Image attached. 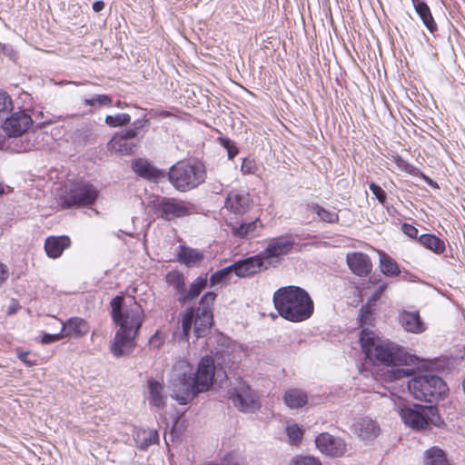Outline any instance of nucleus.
<instances>
[{
  "mask_svg": "<svg viewBox=\"0 0 465 465\" xmlns=\"http://www.w3.org/2000/svg\"><path fill=\"white\" fill-rule=\"evenodd\" d=\"M71 245V239L67 235L49 236L45 242V250L49 258L56 259Z\"/></svg>",
  "mask_w": 465,
  "mask_h": 465,
  "instance_id": "nucleus-22",
  "label": "nucleus"
},
{
  "mask_svg": "<svg viewBox=\"0 0 465 465\" xmlns=\"http://www.w3.org/2000/svg\"><path fill=\"white\" fill-rule=\"evenodd\" d=\"M18 307H19L18 303L14 302V304L9 306V308H8V311H7L8 314L15 313L17 309H18Z\"/></svg>",
  "mask_w": 465,
  "mask_h": 465,
  "instance_id": "nucleus-60",
  "label": "nucleus"
},
{
  "mask_svg": "<svg viewBox=\"0 0 465 465\" xmlns=\"http://www.w3.org/2000/svg\"><path fill=\"white\" fill-rule=\"evenodd\" d=\"M166 282L173 286L177 293L183 294L185 288V278L182 272L173 270L167 272L165 276Z\"/></svg>",
  "mask_w": 465,
  "mask_h": 465,
  "instance_id": "nucleus-36",
  "label": "nucleus"
},
{
  "mask_svg": "<svg viewBox=\"0 0 465 465\" xmlns=\"http://www.w3.org/2000/svg\"><path fill=\"white\" fill-rule=\"evenodd\" d=\"M149 124V119L143 114L141 118L135 120L132 124V128L137 133L140 134L147 125Z\"/></svg>",
  "mask_w": 465,
  "mask_h": 465,
  "instance_id": "nucleus-50",
  "label": "nucleus"
},
{
  "mask_svg": "<svg viewBox=\"0 0 465 465\" xmlns=\"http://www.w3.org/2000/svg\"><path fill=\"white\" fill-rule=\"evenodd\" d=\"M414 10L428 31L434 35L438 31V25L435 22L430 8L427 3H417Z\"/></svg>",
  "mask_w": 465,
  "mask_h": 465,
  "instance_id": "nucleus-30",
  "label": "nucleus"
},
{
  "mask_svg": "<svg viewBox=\"0 0 465 465\" xmlns=\"http://www.w3.org/2000/svg\"><path fill=\"white\" fill-rule=\"evenodd\" d=\"M154 214L164 221L183 218L197 213L194 203L173 197H160L153 202Z\"/></svg>",
  "mask_w": 465,
  "mask_h": 465,
  "instance_id": "nucleus-9",
  "label": "nucleus"
},
{
  "mask_svg": "<svg viewBox=\"0 0 465 465\" xmlns=\"http://www.w3.org/2000/svg\"><path fill=\"white\" fill-rule=\"evenodd\" d=\"M233 273L232 269L230 268V265L224 267L221 270H218L214 273H213L210 277V284L211 286H216L220 283L226 282L230 281L232 274Z\"/></svg>",
  "mask_w": 465,
  "mask_h": 465,
  "instance_id": "nucleus-39",
  "label": "nucleus"
},
{
  "mask_svg": "<svg viewBox=\"0 0 465 465\" xmlns=\"http://www.w3.org/2000/svg\"><path fill=\"white\" fill-rule=\"evenodd\" d=\"M214 361L211 356L203 357L195 372H183L172 381V398L186 405L199 393L207 391L214 380Z\"/></svg>",
  "mask_w": 465,
  "mask_h": 465,
  "instance_id": "nucleus-2",
  "label": "nucleus"
},
{
  "mask_svg": "<svg viewBox=\"0 0 465 465\" xmlns=\"http://www.w3.org/2000/svg\"><path fill=\"white\" fill-rule=\"evenodd\" d=\"M423 465H450L446 453L439 447H431L425 450Z\"/></svg>",
  "mask_w": 465,
  "mask_h": 465,
  "instance_id": "nucleus-33",
  "label": "nucleus"
},
{
  "mask_svg": "<svg viewBox=\"0 0 465 465\" xmlns=\"http://www.w3.org/2000/svg\"><path fill=\"white\" fill-rule=\"evenodd\" d=\"M408 389L416 400L431 404L444 399L449 392L443 379L431 373L413 374L408 381Z\"/></svg>",
  "mask_w": 465,
  "mask_h": 465,
  "instance_id": "nucleus-7",
  "label": "nucleus"
},
{
  "mask_svg": "<svg viewBox=\"0 0 465 465\" xmlns=\"http://www.w3.org/2000/svg\"><path fill=\"white\" fill-rule=\"evenodd\" d=\"M205 465H242V463L240 456L229 452L220 461H211Z\"/></svg>",
  "mask_w": 465,
  "mask_h": 465,
  "instance_id": "nucleus-43",
  "label": "nucleus"
},
{
  "mask_svg": "<svg viewBox=\"0 0 465 465\" xmlns=\"http://www.w3.org/2000/svg\"><path fill=\"white\" fill-rule=\"evenodd\" d=\"M418 175H420V177L429 185L430 186L431 188H434V189H438L439 188V185L438 183L432 180L431 178H430L428 175H426L424 173L420 172L419 170L418 172Z\"/></svg>",
  "mask_w": 465,
  "mask_h": 465,
  "instance_id": "nucleus-56",
  "label": "nucleus"
},
{
  "mask_svg": "<svg viewBox=\"0 0 465 465\" xmlns=\"http://www.w3.org/2000/svg\"><path fill=\"white\" fill-rule=\"evenodd\" d=\"M386 289V284H381L380 285L375 291L374 292L371 294V297L368 298L367 302L369 304L372 305L373 307L375 306L376 302L380 300V298L381 297V294L382 292L385 291Z\"/></svg>",
  "mask_w": 465,
  "mask_h": 465,
  "instance_id": "nucleus-52",
  "label": "nucleus"
},
{
  "mask_svg": "<svg viewBox=\"0 0 465 465\" xmlns=\"http://www.w3.org/2000/svg\"><path fill=\"white\" fill-rule=\"evenodd\" d=\"M115 106L118 107V108H124V107H127V104L126 103H123L121 101H117L116 104H115Z\"/></svg>",
  "mask_w": 465,
  "mask_h": 465,
  "instance_id": "nucleus-61",
  "label": "nucleus"
},
{
  "mask_svg": "<svg viewBox=\"0 0 465 465\" xmlns=\"http://www.w3.org/2000/svg\"><path fill=\"white\" fill-rule=\"evenodd\" d=\"M412 2V5H413V7L416 8V4L417 3H425V1L423 0H411Z\"/></svg>",
  "mask_w": 465,
  "mask_h": 465,
  "instance_id": "nucleus-62",
  "label": "nucleus"
},
{
  "mask_svg": "<svg viewBox=\"0 0 465 465\" xmlns=\"http://www.w3.org/2000/svg\"><path fill=\"white\" fill-rule=\"evenodd\" d=\"M351 431L360 440L363 441H371L379 436L381 429L376 420H373L369 417H363L356 420L352 423Z\"/></svg>",
  "mask_w": 465,
  "mask_h": 465,
  "instance_id": "nucleus-17",
  "label": "nucleus"
},
{
  "mask_svg": "<svg viewBox=\"0 0 465 465\" xmlns=\"http://www.w3.org/2000/svg\"><path fill=\"white\" fill-rule=\"evenodd\" d=\"M350 270L357 276L363 277L371 273L372 263L368 254L361 252H350L346 256Z\"/></svg>",
  "mask_w": 465,
  "mask_h": 465,
  "instance_id": "nucleus-18",
  "label": "nucleus"
},
{
  "mask_svg": "<svg viewBox=\"0 0 465 465\" xmlns=\"http://www.w3.org/2000/svg\"><path fill=\"white\" fill-rule=\"evenodd\" d=\"M204 256L202 252L185 246L179 245L177 251V261L186 266H191L203 260Z\"/></svg>",
  "mask_w": 465,
  "mask_h": 465,
  "instance_id": "nucleus-27",
  "label": "nucleus"
},
{
  "mask_svg": "<svg viewBox=\"0 0 465 465\" xmlns=\"http://www.w3.org/2000/svg\"><path fill=\"white\" fill-rule=\"evenodd\" d=\"M401 279L402 281H406V282H417V279L418 277L415 276L414 274H412L411 272H403L402 273L401 272Z\"/></svg>",
  "mask_w": 465,
  "mask_h": 465,
  "instance_id": "nucleus-58",
  "label": "nucleus"
},
{
  "mask_svg": "<svg viewBox=\"0 0 465 465\" xmlns=\"http://www.w3.org/2000/svg\"><path fill=\"white\" fill-rule=\"evenodd\" d=\"M235 275L241 278L251 277L262 270H268L267 265L262 255L260 253L240 260L230 265Z\"/></svg>",
  "mask_w": 465,
  "mask_h": 465,
  "instance_id": "nucleus-14",
  "label": "nucleus"
},
{
  "mask_svg": "<svg viewBox=\"0 0 465 465\" xmlns=\"http://www.w3.org/2000/svg\"><path fill=\"white\" fill-rule=\"evenodd\" d=\"M163 343L164 336L159 331H155V333L148 341L150 348L154 350H159L163 345Z\"/></svg>",
  "mask_w": 465,
  "mask_h": 465,
  "instance_id": "nucleus-47",
  "label": "nucleus"
},
{
  "mask_svg": "<svg viewBox=\"0 0 465 465\" xmlns=\"http://www.w3.org/2000/svg\"><path fill=\"white\" fill-rule=\"evenodd\" d=\"M229 399L234 406L242 412H254L260 409V403L255 398L250 385L239 379L237 385L228 391Z\"/></svg>",
  "mask_w": 465,
  "mask_h": 465,
  "instance_id": "nucleus-11",
  "label": "nucleus"
},
{
  "mask_svg": "<svg viewBox=\"0 0 465 465\" xmlns=\"http://www.w3.org/2000/svg\"><path fill=\"white\" fill-rule=\"evenodd\" d=\"M105 6V4L104 1H95L93 4V10L96 13L101 12Z\"/></svg>",
  "mask_w": 465,
  "mask_h": 465,
  "instance_id": "nucleus-59",
  "label": "nucleus"
},
{
  "mask_svg": "<svg viewBox=\"0 0 465 465\" xmlns=\"http://www.w3.org/2000/svg\"><path fill=\"white\" fill-rule=\"evenodd\" d=\"M166 176L175 190L186 193L203 183L206 180L207 173L205 165L202 161L190 158L173 164Z\"/></svg>",
  "mask_w": 465,
  "mask_h": 465,
  "instance_id": "nucleus-6",
  "label": "nucleus"
},
{
  "mask_svg": "<svg viewBox=\"0 0 465 465\" xmlns=\"http://www.w3.org/2000/svg\"><path fill=\"white\" fill-rule=\"evenodd\" d=\"M207 286V277L206 276H198L190 285L188 290L184 288V292L180 295L178 301L182 304H185L188 302H191L196 299L201 292Z\"/></svg>",
  "mask_w": 465,
  "mask_h": 465,
  "instance_id": "nucleus-26",
  "label": "nucleus"
},
{
  "mask_svg": "<svg viewBox=\"0 0 465 465\" xmlns=\"http://www.w3.org/2000/svg\"><path fill=\"white\" fill-rule=\"evenodd\" d=\"M393 162L401 170L411 175H418L419 170L411 164L408 161L403 159L401 155L397 154L393 156Z\"/></svg>",
  "mask_w": 465,
  "mask_h": 465,
  "instance_id": "nucleus-42",
  "label": "nucleus"
},
{
  "mask_svg": "<svg viewBox=\"0 0 465 465\" xmlns=\"http://www.w3.org/2000/svg\"><path fill=\"white\" fill-rule=\"evenodd\" d=\"M252 203V199L248 192L233 189L225 197L224 208L231 213L242 216L251 209Z\"/></svg>",
  "mask_w": 465,
  "mask_h": 465,
  "instance_id": "nucleus-15",
  "label": "nucleus"
},
{
  "mask_svg": "<svg viewBox=\"0 0 465 465\" xmlns=\"http://www.w3.org/2000/svg\"><path fill=\"white\" fill-rule=\"evenodd\" d=\"M283 401L291 409H299L308 402V396L302 390L289 389L284 392Z\"/></svg>",
  "mask_w": 465,
  "mask_h": 465,
  "instance_id": "nucleus-29",
  "label": "nucleus"
},
{
  "mask_svg": "<svg viewBox=\"0 0 465 465\" xmlns=\"http://www.w3.org/2000/svg\"><path fill=\"white\" fill-rule=\"evenodd\" d=\"M99 194V190L89 182H81L74 185L69 193L60 197L64 209L72 207L89 206L94 204Z\"/></svg>",
  "mask_w": 465,
  "mask_h": 465,
  "instance_id": "nucleus-10",
  "label": "nucleus"
},
{
  "mask_svg": "<svg viewBox=\"0 0 465 465\" xmlns=\"http://www.w3.org/2000/svg\"><path fill=\"white\" fill-rule=\"evenodd\" d=\"M231 233L233 237L239 239L254 238L258 236L254 232L258 227L262 228L263 224L259 218L250 222H242L241 223H228Z\"/></svg>",
  "mask_w": 465,
  "mask_h": 465,
  "instance_id": "nucleus-21",
  "label": "nucleus"
},
{
  "mask_svg": "<svg viewBox=\"0 0 465 465\" xmlns=\"http://www.w3.org/2000/svg\"><path fill=\"white\" fill-rule=\"evenodd\" d=\"M291 465H322V462L312 456H296L292 458Z\"/></svg>",
  "mask_w": 465,
  "mask_h": 465,
  "instance_id": "nucleus-46",
  "label": "nucleus"
},
{
  "mask_svg": "<svg viewBox=\"0 0 465 465\" xmlns=\"http://www.w3.org/2000/svg\"><path fill=\"white\" fill-rule=\"evenodd\" d=\"M12 104V100L9 94L0 90V113H5L8 107Z\"/></svg>",
  "mask_w": 465,
  "mask_h": 465,
  "instance_id": "nucleus-49",
  "label": "nucleus"
},
{
  "mask_svg": "<svg viewBox=\"0 0 465 465\" xmlns=\"http://www.w3.org/2000/svg\"><path fill=\"white\" fill-rule=\"evenodd\" d=\"M369 189L372 193V194L375 196L377 201L381 204L385 206L388 210H390V207L385 205L386 200H387V193H386V192L379 184H377V183H375L373 182H371L369 184Z\"/></svg>",
  "mask_w": 465,
  "mask_h": 465,
  "instance_id": "nucleus-44",
  "label": "nucleus"
},
{
  "mask_svg": "<svg viewBox=\"0 0 465 465\" xmlns=\"http://www.w3.org/2000/svg\"><path fill=\"white\" fill-rule=\"evenodd\" d=\"M375 360L390 367L384 373L387 381H397L413 375L418 357L409 352L404 347L394 342L383 341L376 346Z\"/></svg>",
  "mask_w": 465,
  "mask_h": 465,
  "instance_id": "nucleus-5",
  "label": "nucleus"
},
{
  "mask_svg": "<svg viewBox=\"0 0 465 465\" xmlns=\"http://www.w3.org/2000/svg\"><path fill=\"white\" fill-rule=\"evenodd\" d=\"M115 134L129 141H133L135 137L138 136L137 133L132 127L117 132Z\"/></svg>",
  "mask_w": 465,
  "mask_h": 465,
  "instance_id": "nucleus-54",
  "label": "nucleus"
},
{
  "mask_svg": "<svg viewBox=\"0 0 465 465\" xmlns=\"http://www.w3.org/2000/svg\"><path fill=\"white\" fill-rule=\"evenodd\" d=\"M135 441L140 450H144L149 446L159 441V434L156 430H143L137 433Z\"/></svg>",
  "mask_w": 465,
  "mask_h": 465,
  "instance_id": "nucleus-35",
  "label": "nucleus"
},
{
  "mask_svg": "<svg viewBox=\"0 0 465 465\" xmlns=\"http://www.w3.org/2000/svg\"><path fill=\"white\" fill-rule=\"evenodd\" d=\"M380 268L388 277L398 276L401 272L398 262L385 252L380 253Z\"/></svg>",
  "mask_w": 465,
  "mask_h": 465,
  "instance_id": "nucleus-34",
  "label": "nucleus"
},
{
  "mask_svg": "<svg viewBox=\"0 0 465 465\" xmlns=\"http://www.w3.org/2000/svg\"><path fill=\"white\" fill-rule=\"evenodd\" d=\"M132 169L140 177L153 182H157L166 176V173L164 171L156 168L147 160L142 158L135 159L132 162Z\"/></svg>",
  "mask_w": 465,
  "mask_h": 465,
  "instance_id": "nucleus-20",
  "label": "nucleus"
},
{
  "mask_svg": "<svg viewBox=\"0 0 465 465\" xmlns=\"http://www.w3.org/2000/svg\"><path fill=\"white\" fill-rule=\"evenodd\" d=\"M318 450L330 457H342L347 450L345 440L328 432L320 433L315 439Z\"/></svg>",
  "mask_w": 465,
  "mask_h": 465,
  "instance_id": "nucleus-13",
  "label": "nucleus"
},
{
  "mask_svg": "<svg viewBox=\"0 0 465 465\" xmlns=\"http://www.w3.org/2000/svg\"><path fill=\"white\" fill-rule=\"evenodd\" d=\"M278 314L291 322H302L313 314L314 303L309 292L300 286L277 289L272 297Z\"/></svg>",
  "mask_w": 465,
  "mask_h": 465,
  "instance_id": "nucleus-4",
  "label": "nucleus"
},
{
  "mask_svg": "<svg viewBox=\"0 0 465 465\" xmlns=\"http://www.w3.org/2000/svg\"><path fill=\"white\" fill-rule=\"evenodd\" d=\"M63 338H65L64 335V331H61L59 333H54V334L44 333L43 336H42L41 341L44 344H50V343L56 342V341H60Z\"/></svg>",
  "mask_w": 465,
  "mask_h": 465,
  "instance_id": "nucleus-48",
  "label": "nucleus"
},
{
  "mask_svg": "<svg viewBox=\"0 0 465 465\" xmlns=\"http://www.w3.org/2000/svg\"><path fill=\"white\" fill-rule=\"evenodd\" d=\"M399 322L408 332L419 334L426 329L419 312L403 311L399 315Z\"/></svg>",
  "mask_w": 465,
  "mask_h": 465,
  "instance_id": "nucleus-23",
  "label": "nucleus"
},
{
  "mask_svg": "<svg viewBox=\"0 0 465 465\" xmlns=\"http://www.w3.org/2000/svg\"><path fill=\"white\" fill-rule=\"evenodd\" d=\"M401 231L404 234H406L408 237H410L411 239H417L418 240V229L413 226L412 224H410V223H404L402 225H401Z\"/></svg>",
  "mask_w": 465,
  "mask_h": 465,
  "instance_id": "nucleus-51",
  "label": "nucleus"
},
{
  "mask_svg": "<svg viewBox=\"0 0 465 465\" xmlns=\"http://www.w3.org/2000/svg\"><path fill=\"white\" fill-rule=\"evenodd\" d=\"M5 193V189L2 183H0V195H2Z\"/></svg>",
  "mask_w": 465,
  "mask_h": 465,
  "instance_id": "nucleus-64",
  "label": "nucleus"
},
{
  "mask_svg": "<svg viewBox=\"0 0 465 465\" xmlns=\"http://www.w3.org/2000/svg\"><path fill=\"white\" fill-rule=\"evenodd\" d=\"M217 295L214 292H206L200 299L197 307L191 306L182 316L181 327L173 333V338L178 342H187L193 325V334L196 339L209 334L213 323L212 306Z\"/></svg>",
  "mask_w": 465,
  "mask_h": 465,
  "instance_id": "nucleus-3",
  "label": "nucleus"
},
{
  "mask_svg": "<svg viewBox=\"0 0 465 465\" xmlns=\"http://www.w3.org/2000/svg\"><path fill=\"white\" fill-rule=\"evenodd\" d=\"M32 124L31 116L25 111H21L5 118L2 128L8 137H18L24 134Z\"/></svg>",
  "mask_w": 465,
  "mask_h": 465,
  "instance_id": "nucleus-16",
  "label": "nucleus"
},
{
  "mask_svg": "<svg viewBox=\"0 0 465 465\" xmlns=\"http://www.w3.org/2000/svg\"><path fill=\"white\" fill-rule=\"evenodd\" d=\"M89 322L81 317H70L62 322V331L65 338L80 339L90 331Z\"/></svg>",
  "mask_w": 465,
  "mask_h": 465,
  "instance_id": "nucleus-19",
  "label": "nucleus"
},
{
  "mask_svg": "<svg viewBox=\"0 0 465 465\" xmlns=\"http://www.w3.org/2000/svg\"><path fill=\"white\" fill-rule=\"evenodd\" d=\"M399 414L404 424L412 429H425L430 424L440 428L444 424L436 405H405L400 408Z\"/></svg>",
  "mask_w": 465,
  "mask_h": 465,
  "instance_id": "nucleus-8",
  "label": "nucleus"
},
{
  "mask_svg": "<svg viewBox=\"0 0 465 465\" xmlns=\"http://www.w3.org/2000/svg\"><path fill=\"white\" fill-rule=\"evenodd\" d=\"M307 210L314 213L322 223L333 224L340 221L338 213L327 210L317 203H308Z\"/></svg>",
  "mask_w": 465,
  "mask_h": 465,
  "instance_id": "nucleus-31",
  "label": "nucleus"
},
{
  "mask_svg": "<svg viewBox=\"0 0 465 465\" xmlns=\"http://www.w3.org/2000/svg\"><path fill=\"white\" fill-rule=\"evenodd\" d=\"M287 436L292 444H298L302 441L303 437V430L297 425H288L286 428Z\"/></svg>",
  "mask_w": 465,
  "mask_h": 465,
  "instance_id": "nucleus-40",
  "label": "nucleus"
},
{
  "mask_svg": "<svg viewBox=\"0 0 465 465\" xmlns=\"http://www.w3.org/2000/svg\"><path fill=\"white\" fill-rule=\"evenodd\" d=\"M123 305L124 298L119 295L110 302L112 320L119 326L110 346L112 354L116 358L127 356L134 351L135 340L144 322L143 310L137 302L125 308Z\"/></svg>",
  "mask_w": 465,
  "mask_h": 465,
  "instance_id": "nucleus-1",
  "label": "nucleus"
},
{
  "mask_svg": "<svg viewBox=\"0 0 465 465\" xmlns=\"http://www.w3.org/2000/svg\"><path fill=\"white\" fill-rule=\"evenodd\" d=\"M29 352L28 351H19L17 353V358L25 363L27 367H33L36 364L35 360H31L28 358Z\"/></svg>",
  "mask_w": 465,
  "mask_h": 465,
  "instance_id": "nucleus-53",
  "label": "nucleus"
},
{
  "mask_svg": "<svg viewBox=\"0 0 465 465\" xmlns=\"http://www.w3.org/2000/svg\"><path fill=\"white\" fill-rule=\"evenodd\" d=\"M84 105L94 108L110 107L113 104V97L110 94H94L83 100Z\"/></svg>",
  "mask_w": 465,
  "mask_h": 465,
  "instance_id": "nucleus-37",
  "label": "nucleus"
},
{
  "mask_svg": "<svg viewBox=\"0 0 465 465\" xmlns=\"http://www.w3.org/2000/svg\"><path fill=\"white\" fill-rule=\"evenodd\" d=\"M242 171L244 173H253V163L252 161L248 159H244L242 164Z\"/></svg>",
  "mask_w": 465,
  "mask_h": 465,
  "instance_id": "nucleus-57",
  "label": "nucleus"
},
{
  "mask_svg": "<svg viewBox=\"0 0 465 465\" xmlns=\"http://www.w3.org/2000/svg\"><path fill=\"white\" fill-rule=\"evenodd\" d=\"M219 143L227 151L228 158L232 160L238 153L239 149L236 143L228 137H219Z\"/></svg>",
  "mask_w": 465,
  "mask_h": 465,
  "instance_id": "nucleus-41",
  "label": "nucleus"
},
{
  "mask_svg": "<svg viewBox=\"0 0 465 465\" xmlns=\"http://www.w3.org/2000/svg\"><path fill=\"white\" fill-rule=\"evenodd\" d=\"M373 314V306L366 302L360 309L358 320L361 325L368 324Z\"/></svg>",
  "mask_w": 465,
  "mask_h": 465,
  "instance_id": "nucleus-45",
  "label": "nucleus"
},
{
  "mask_svg": "<svg viewBox=\"0 0 465 465\" xmlns=\"http://www.w3.org/2000/svg\"><path fill=\"white\" fill-rule=\"evenodd\" d=\"M8 277H9L8 267L5 264L0 262V286H2L6 282Z\"/></svg>",
  "mask_w": 465,
  "mask_h": 465,
  "instance_id": "nucleus-55",
  "label": "nucleus"
},
{
  "mask_svg": "<svg viewBox=\"0 0 465 465\" xmlns=\"http://www.w3.org/2000/svg\"><path fill=\"white\" fill-rule=\"evenodd\" d=\"M104 123L113 128L126 126L131 123V115L126 113H119L114 115H106Z\"/></svg>",
  "mask_w": 465,
  "mask_h": 465,
  "instance_id": "nucleus-38",
  "label": "nucleus"
},
{
  "mask_svg": "<svg viewBox=\"0 0 465 465\" xmlns=\"http://www.w3.org/2000/svg\"><path fill=\"white\" fill-rule=\"evenodd\" d=\"M110 150L126 155L134 153L136 143L134 141L124 139L123 136L114 134L108 143Z\"/></svg>",
  "mask_w": 465,
  "mask_h": 465,
  "instance_id": "nucleus-32",
  "label": "nucleus"
},
{
  "mask_svg": "<svg viewBox=\"0 0 465 465\" xmlns=\"http://www.w3.org/2000/svg\"><path fill=\"white\" fill-rule=\"evenodd\" d=\"M360 344L367 357H371L376 353V346L383 342L380 341L374 331L367 328H363L360 332Z\"/></svg>",
  "mask_w": 465,
  "mask_h": 465,
  "instance_id": "nucleus-25",
  "label": "nucleus"
},
{
  "mask_svg": "<svg viewBox=\"0 0 465 465\" xmlns=\"http://www.w3.org/2000/svg\"><path fill=\"white\" fill-rule=\"evenodd\" d=\"M419 243L435 254H441L446 250L445 242L432 233H423L418 238Z\"/></svg>",
  "mask_w": 465,
  "mask_h": 465,
  "instance_id": "nucleus-28",
  "label": "nucleus"
},
{
  "mask_svg": "<svg viewBox=\"0 0 465 465\" xmlns=\"http://www.w3.org/2000/svg\"><path fill=\"white\" fill-rule=\"evenodd\" d=\"M294 245L295 241L292 235H281L269 239L266 248L261 252V254L270 267L274 259H279L292 252Z\"/></svg>",
  "mask_w": 465,
  "mask_h": 465,
  "instance_id": "nucleus-12",
  "label": "nucleus"
},
{
  "mask_svg": "<svg viewBox=\"0 0 465 465\" xmlns=\"http://www.w3.org/2000/svg\"><path fill=\"white\" fill-rule=\"evenodd\" d=\"M4 144V137L3 135L0 134V148L3 146Z\"/></svg>",
  "mask_w": 465,
  "mask_h": 465,
  "instance_id": "nucleus-63",
  "label": "nucleus"
},
{
  "mask_svg": "<svg viewBox=\"0 0 465 465\" xmlns=\"http://www.w3.org/2000/svg\"><path fill=\"white\" fill-rule=\"evenodd\" d=\"M148 402L150 406L163 408L166 405V395L164 394L163 384L159 381L151 378L147 381Z\"/></svg>",
  "mask_w": 465,
  "mask_h": 465,
  "instance_id": "nucleus-24",
  "label": "nucleus"
}]
</instances>
